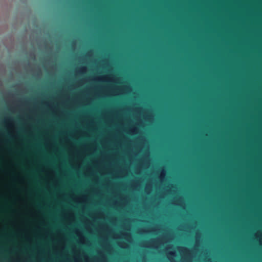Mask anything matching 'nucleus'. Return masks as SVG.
<instances>
[{
	"mask_svg": "<svg viewBox=\"0 0 262 262\" xmlns=\"http://www.w3.org/2000/svg\"><path fill=\"white\" fill-rule=\"evenodd\" d=\"M170 255H174V253H172V252L170 253Z\"/></svg>",
	"mask_w": 262,
	"mask_h": 262,
	"instance_id": "1",
	"label": "nucleus"
}]
</instances>
